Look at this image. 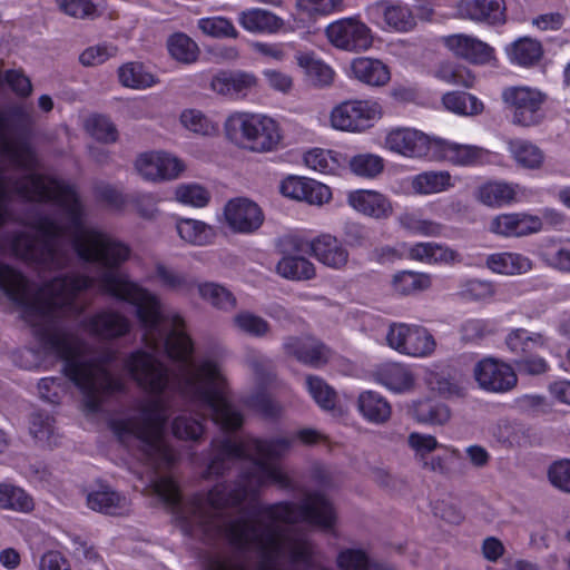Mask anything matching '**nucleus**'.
Here are the masks:
<instances>
[{
	"label": "nucleus",
	"instance_id": "nucleus-1",
	"mask_svg": "<svg viewBox=\"0 0 570 570\" xmlns=\"http://www.w3.org/2000/svg\"><path fill=\"white\" fill-rule=\"evenodd\" d=\"M293 443L294 438L287 436L235 441L226 435L212 441L207 475L224 474L236 464L240 472L235 482L218 483L206 495L197 494L189 507L202 540L208 544L224 541L232 550L230 556L215 557L209 570H332L312 541L284 530L299 522L332 529L336 512L324 494L307 493L299 503L263 507L257 501L262 487H291L289 478L268 461L285 455Z\"/></svg>",
	"mask_w": 570,
	"mask_h": 570
},
{
	"label": "nucleus",
	"instance_id": "nucleus-35",
	"mask_svg": "<svg viewBox=\"0 0 570 570\" xmlns=\"http://www.w3.org/2000/svg\"><path fill=\"white\" fill-rule=\"evenodd\" d=\"M118 77L121 85L129 88H147L157 82L155 76L146 71L145 67L138 62L121 66L118 70Z\"/></svg>",
	"mask_w": 570,
	"mask_h": 570
},
{
	"label": "nucleus",
	"instance_id": "nucleus-17",
	"mask_svg": "<svg viewBox=\"0 0 570 570\" xmlns=\"http://www.w3.org/2000/svg\"><path fill=\"white\" fill-rule=\"evenodd\" d=\"M351 70L358 81L372 87H383L391 79L389 67L379 59L356 58L351 63Z\"/></svg>",
	"mask_w": 570,
	"mask_h": 570
},
{
	"label": "nucleus",
	"instance_id": "nucleus-2",
	"mask_svg": "<svg viewBox=\"0 0 570 570\" xmlns=\"http://www.w3.org/2000/svg\"><path fill=\"white\" fill-rule=\"evenodd\" d=\"M225 131L229 140L255 153L272 151L282 139L272 118L254 114L230 116L225 122Z\"/></svg>",
	"mask_w": 570,
	"mask_h": 570
},
{
	"label": "nucleus",
	"instance_id": "nucleus-16",
	"mask_svg": "<svg viewBox=\"0 0 570 570\" xmlns=\"http://www.w3.org/2000/svg\"><path fill=\"white\" fill-rule=\"evenodd\" d=\"M444 42L456 56L472 63H487L493 58V48L479 38H444Z\"/></svg>",
	"mask_w": 570,
	"mask_h": 570
},
{
	"label": "nucleus",
	"instance_id": "nucleus-30",
	"mask_svg": "<svg viewBox=\"0 0 570 570\" xmlns=\"http://www.w3.org/2000/svg\"><path fill=\"white\" fill-rule=\"evenodd\" d=\"M277 273L288 279L306 281L315 276L313 263L302 256H286L277 264Z\"/></svg>",
	"mask_w": 570,
	"mask_h": 570
},
{
	"label": "nucleus",
	"instance_id": "nucleus-47",
	"mask_svg": "<svg viewBox=\"0 0 570 570\" xmlns=\"http://www.w3.org/2000/svg\"><path fill=\"white\" fill-rule=\"evenodd\" d=\"M167 48L174 59L184 63L196 61L199 55V47L193 38H169Z\"/></svg>",
	"mask_w": 570,
	"mask_h": 570
},
{
	"label": "nucleus",
	"instance_id": "nucleus-39",
	"mask_svg": "<svg viewBox=\"0 0 570 570\" xmlns=\"http://www.w3.org/2000/svg\"><path fill=\"white\" fill-rule=\"evenodd\" d=\"M177 232L184 240L199 246L209 243L214 235L210 226L195 219H181L177 224Z\"/></svg>",
	"mask_w": 570,
	"mask_h": 570
},
{
	"label": "nucleus",
	"instance_id": "nucleus-50",
	"mask_svg": "<svg viewBox=\"0 0 570 570\" xmlns=\"http://www.w3.org/2000/svg\"><path fill=\"white\" fill-rule=\"evenodd\" d=\"M368 31L357 17H348L330 23L325 36H366Z\"/></svg>",
	"mask_w": 570,
	"mask_h": 570
},
{
	"label": "nucleus",
	"instance_id": "nucleus-36",
	"mask_svg": "<svg viewBox=\"0 0 570 570\" xmlns=\"http://www.w3.org/2000/svg\"><path fill=\"white\" fill-rule=\"evenodd\" d=\"M58 7L66 14L78 18H95L106 8L105 0H58Z\"/></svg>",
	"mask_w": 570,
	"mask_h": 570
},
{
	"label": "nucleus",
	"instance_id": "nucleus-59",
	"mask_svg": "<svg viewBox=\"0 0 570 570\" xmlns=\"http://www.w3.org/2000/svg\"><path fill=\"white\" fill-rule=\"evenodd\" d=\"M30 432L40 442L49 441L53 433V419L48 414L35 413L31 417Z\"/></svg>",
	"mask_w": 570,
	"mask_h": 570
},
{
	"label": "nucleus",
	"instance_id": "nucleus-57",
	"mask_svg": "<svg viewBox=\"0 0 570 570\" xmlns=\"http://www.w3.org/2000/svg\"><path fill=\"white\" fill-rule=\"evenodd\" d=\"M548 476L556 488L570 493V460L554 462L549 468Z\"/></svg>",
	"mask_w": 570,
	"mask_h": 570
},
{
	"label": "nucleus",
	"instance_id": "nucleus-8",
	"mask_svg": "<svg viewBox=\"0 0 570 570\" xmlns=\"http://www.w3.org/2000/svg\"><path fill=\"white\" fill-rule=\"evenodd\" d=\"M80 326L92 336L111 341L127 335L131 330V322L119 312L101 309L82 320Z\"/></svg>",
	"mask_w": 570,
	"mask_h": 570
},
{
	"label": "nucleus",
	"instance_id": "nucleus-38",
	"mask_svg": "<svg viewBox=\"0 0 570 570\" xmlns=\"http://www.w3.org/2000/svg\"><path fill=\"white\" fill-rule=\"evenodd\" d=\"M393 288L401 295H411L430 287L431 281L429 275L403 271L394 275Z\"/></svg>",
	"mask_w": 570,
	"mask_h": 570
},
{
	"label": "nucleus",
	"instance_id": "nucleus-61",
	"mask_svg": "<svg viewBox=\"0 0 570 570\" xmlns=\"http://www.w3.org/2000/svg\"><path fill=\"white\" fill-rule=\"evenodd\" d=\"M493 285L489 282L479 279L469 281L461 292L462 297L474 301L490 298L493 296Z\"/></svg>",
	"mask_w": 570,
	"mask_h": 570
},
{
	"label": "nucleus",
	"instance_id": "nucleus-21",
	"mask_svg": "<svg viewBox=\"0 0 570 570\" xmlns=\"http://www.w3.org/2000/svg\"><path fill=\"white\" fill-rule=\"evenodd\" d=\"M487 266L494 273L505 275L524 274L532 269V262L517 253L492 254L487 258Z\"/></svg>",
	"mask_w": 570,
	"mask_h": 570
},
{
	"label": "nucleus",
	"instance_id": "nucleus-37",
	"mask_svg": "<svg viewBox=\"0 0 570 570\" xmlns=\"http://www.w3.org/2000/svg\"><path fill=\"white\" fill-rule=\"evenodd\" d=\"M451 186V176L448 171H425L414 177L413 189L419 194H432L445 190Z\"/></svg>",
	"mask_w": 570,
	"mask_h": 570
},
{
	"label": "nucleus",
	"instance_id": "nucleus-52",
	"mask_svg": "<svg viewBox=\"0 0 570 570\" xmlns=\"http://www.w3.org/2000/svg\"><path fill=\"white\" fill-rule=\"evenodd\" d=\"M341 570H368L370 559L365 551L361 549H344L336 559Z\"/></svg>",
	"mask_w": 570,
	"mask_h": 570
},
{
	"label": "nucleus",
	"instance_id": "nucleus-23",
	"mask_svg": "<svg viewBox=\"0 0 570 570\" xmlns=\"http://www.w3.org/2000/svg\"><path fill=\"white\" fill-rule=\"evenodd\" d=\"M411 411L417 422L431 425H442L446 423L451 416L449 407L444 403L433 399L415 401Z\"/></svg>",
	"mask_w": 570,
	"mask_h": 570
},
{
	"label": "nucleus",
	"instance_id": "nucleus-56",
	"mask_svg": "<svg viewBox=\"0 0 570 570\" xmlns=\"http://www.w3.org/2000/svg\"><path fill=\"white\" fill-rule=\"evenodd\" d=\"M158 198L154 194L137 193L130 196V204L140 217L153 219L158 214Z\"/></svg>",
	"mask_w": 570,
	"mask_h": 570
},
{
	"label": "nucleus",
	"instance_id": "nucleus-34",
	"mask_svg": "<svg viewBox=\"0 0 570 570\" xmlns=\"http://www.w3.org/2000/svg\"><path fill=\"white\" fill-rule=\"evenodd\" d=\"M509 149L517 163L525 168L537 169L543 163V151L530 141L512 140L509 144Z\"/></svg>",
	"mask_w": 570,
	"mask_h": 570
},
{
	"label": "nucleus",
	"instance_id": "nucleus-29",
	"mask_svg": "<svg viewBox=\"0 0 570 570\" xmlns=\"http://www.w3.org/2000/svg\"><path fill=\"white\" fill-rule=\"evenodd\" d=\"M0 509L27 513L33 509V500L23 489L1 482Z\"/></svg>",
	"mask_w": 570,
	"mask_h": 570
},
{
	"label": "nucleus",
	"instance_id": "nucleus-31",
	"mask_svg": "<svg viewBox=\"0 0 570 570\" xmlns=\"http://www.w3.org/2000/svg\"><path fill=\"white\" fill-rule=\"evenodd\" d=\"M235 330L253 337H265L271 333L269 323L249 311H240L232 318Z\"/></svg>",
	"mask_w": 570,
	"mask_h": 570
},
{
	"label": "nucleus",
	"instance_id": "nucleus-15",
	"mask_svg": "<svg viewBox=\"0 0 570 570\" xmlns=\"http://www.w3.org/2000/svg\"><path fill=\"white\" fill-rule=\"evenodd\" d=\"M243 29L252 33H277L283 29L284 21L273 12L265 9L244 10L238 16Z\"/></svg>",
	"mask_w": 570,
	"mask_h": 570
},
{
	"label": "nucleus",
	"instance_id": "nucleus-9",
	"mask_svg": "<svg viewBox=\"0 0 570 570\" xmlns=\"http://www.w3.org/2000/svg\"><path fill=\"white\" fill-rule=\"evenodd\" d=\"M135 168L146 180L175 179L184 169L181 161L161 151L141 154L135 161Z\"/></svg>",
	"mask_w": 570,
	"mask_h": 570
},
{
	"label": "nucleus",
	"instance_id": "nucleus-7",
	"mask_svg": "<svg viewBox=\"0 0 570 570\" xmlns=\"http://www.w3.org/2000/svg\"><path fill=\"white\" fill-rule=\"evenodd\" d=\"M224 217L227 226L238 234H253L264 223L262 208L246 197L228 200L224 207Z\"/></svg>",
	"mask_w": 570,
	"mask_h": 570
},
{
	"label": "nucleus",
	"instance_id": "nucleus-46",
	"mask_svg": "<svg viewBox=\"0 0 570 570\" xmlns=\"http://www.w3.org/2000/svg\"><path fill=\"white\" fill-rule=\"evenodd\" d=\"M348 164L355 175L368 178L377 176L384 168L383 159L373 154L356 155L350 159Z\"/></svg>",
	"mask_w": 570,
	"mask_h": 570
},
{
	"label": "nucleus",
	"instance_id": "nucleus-64",
	"mask_svg": "<svg viewBox=\"0 0 570 570\" xmlns=\"http://www.w3.org/2000/svg\"><path fill=\"white\" fill-rule=\"evenodd\" d=\"M409 445L415 451L419 460L424 459L432 451L439 448L436 439L432 435L413 432L409 435Z\"/></svg>",
	"mask_w": 570,
	"mask_h": 570
},
{
	"label": "nucleus",
	"instance_id": "nucleus-18",
	"mask_svg": "<svg viewBox=\"0 0 570 570\" xmlns=\"http://www.w3.org/2000/svg\"><path fill=\"white\" fill-rule=\"evenodd\" d=\"M350 205L356 210L374 218H385L392 213L389 199L374 190H357L348 196Z\"/></svg>",
	"mask_w": 570,
	"mask_h": 570
},
{
	"label": "nucleus",
	"instance_id": "nucleus-54",
	"mask_svg": "<svg viewBox=\"0 0 570 570\" xmlns=\"http://www.w3.org/2000/svg\"><path fill=\"white\" fill-rule=\"evenodd\" d=\"M176 198L184 204L204 207L210 199V194L200 185H183L176 189Z\"/></svg>",
	"mask_w": 570,
	"mask_h": 570
},
{
	"label": "nucleus",
	"instance_id": "nucleus-24",
	"mask_svg": "<svg viewBox=\"0 0 570 570\" xmlns=\"http://www.w3.org/2000/svg\"><path fill=\"white\" fill-rule=\"evenodd\" d=\"M512 62L522 67L537 65L543 56L542 45L534 38H518L509 48Z\"/></svg>",
	"mask_w": 570,
	"mask_h": 570
},
{
	"label": "nucleus",
	"instance_id": "nucleus-22",
	"mask_svg": "<svg viewBox=\"0 0 570 570\" xmlns=\"http://www.w3.org/2000/svg\"><path fill=\"white\" fill-rule=\"evenodd\" d=\"M357 404L363 416L370 422L382 424L391 417L390 403L376 392H363L358 396Z\"/></svg>",
	"mask_w": 570,
	"mask_h": 570
},
{
	"label": "nucleus",
	"instance_id": "nucleus-28",
	"mask_svg": "<svg viewBox=\"0 0 570 570\" xmlns=\"http://www.w3.org/2000/svg\"><path fill=\"white\" fill-rule=\"evenodd\" d=\"M197 287L200 297L208 302L213 307L224 312H230L236 308V297L223 285L207 282L198 284Z\"/></svg>",
	"mask_w": 570,
	"mask_h": 570
},
{
	"label": "nucleus",
	"instance_id": "nucleus-62",
	"mask_svg": "<svg viewBox=\"0 0 570 570\" xmlns=\"http://www.w3.org/2000/svg\"><path fill=\"white\" fill-rule=\"evenodd\" d=\"M491 333L488 323L483 320H468L461 326V337L464 342H476Z\"/></svg>",
	"mask_w": 570,
	"mask_h": 570
},
{
	"label": "nucleus",
	"instance_id": "nucleus-58",
	"mask_svg": "<svg viewBox=\"0 0 570 570\" xmlns=\"http://www.w3.org/2000/svg\"><path fill=\"white\" fill-rule=\"evenodd\" d=\"M91 135L104 142H114L117 140V129L115 125L104 116H97L90 122Z\"/></svg>",
	"mask_w": 570,
	"mask_h": 570
},
{
	"label": "nucleus",
	"instance_id": "nucleus-44",
	"mask_svg": "<svg viewBox=\"0 0 570 570\" xmlns=\"http://www.w3.org/2000/svg\"><path fill=\"white\" fill-rule=\"evenodd\" d=\"M514 190L504 183H489L479 188L478 198L488 206H502L514 198Z\"/></svg>",
	"mask_w": 570,
	"mask_h": 570
},
{
	"label": "nucleus",
	"instance_id": "nucleus-6",
	"mask_svg": "<svg viewBox=\"0 0 570 570\" xmlns=\"http://www.w3.org/2000/svg\"><path fill=\"white\" fill-rule=\"evenodd\" d=\"M473 375L482 390L493 393L508 392L518 382L513 368L493 357L479 361L474 366Z\"/></svg>",
	"mask_w": 570,
	"mask_h": 570
},
{
	"label": "nucleus",
	"instance_id": "nucleus-51",
	"mask_svg": "<svg viewBox=\"0 0 570 570\" xmlns=\"http://www.w3.org/2000/svg\"><path fill=\"white\" fill-rule=\"evenodd\" d=\"M401 226L410 233L425 236H436L441 234L442 226L435 222L421 219L414 214H403L399 217Z\"/></svg>",
	"mask_w": 570,
	"mask_h": 570
},
{
	"label": "nucleus",
	"instance_id": "nucleus-25",
	"mask_svg": "<svg viewBox=\"0 0 570 570\" xmlns=\"http://www.w3.org/2000/svg\"><path fill=\"white\" fill-rule=\"evenodd\" d=\"M377 381L391 391L402 393L410 391L414 379L412 373L401 364H387L376 374Z\"/></svg>",
	"mask_w": 570,
	"mask_h": 570
},
{
	"label": "nucleus",
	"instance_id": "nucleus-12",
	"mask_svg": "<svg viewBox=\"0 0 570 570\" xmlns=\"http://www.w3.org/2000/svg\"><path fill=\"white\" fill-rule=\"evenodd\" d=\"M541 219L538 216L528 214H503L497 216L492 222L490 229L499 235L524 236L540 230Z\"/></svg>",
	"mask_w": 570,
	"mask_h": 570
},
{
	"label": "nucleus",
	"instance_id": "nucleus-49",
	"mask_svg": "<svg viewBox=\"0 0 570 570\" xmlns=\"http://www.w3.org/2000/svg\"><path fill=\"white\" fill-rule=\"evenodd\" d=\"M296 6L308 16L325 17L342 11L344 0H296Z\"/></svg>",
	"mask_w": 570,
	"mask_h": 570
},
{
	"label": "nucleus",
	"instance_id": "nucleus-55",
	"mask_svg": "<svg viewBox=\"0 0 570 570\" xmlns=\"http://www.w3.org/2000/svg\"><path fill=\"white\" fill-rule=\"evenodd\" d=\"M117 48L106 43L87 48L79 57L83 66L91 67L104 63L108 58L116 55Z\"/></svg>",
	"mask_w": 570,
	"mask_h": 570
},
{
	"label": "nucleus",
	"instance_id": "nucleus-32",
	"mask_svg": "<svg viewBox=\"0 0 570 570\" xmlns=\"http://www.w3.org/2000/svg\"><path fill=\"white\" fill-rule=\"evenodd\" d=\"M442 102L448 110L464 116H474L483 110V104L476 97L462 91L445 94Z\"/></svg>",
	"mask_w": 570,
	"mask_h": 570
},
{
	"label": "nucleus",
	"instance_id": "nucleus-53",
	"mask_svg": "<svg viewBox=\"0 0 570 570\" xmlns=\"http://www.w3.org/2000/svg\"><path fill=\"white\" fill-rule=\"evenodd\" d=\"M198 28L205 36H237L234 24L225 17L199 19Z\"/></svg>",
	"mask_w": 570,
	"mask_h": 570
},
{
	"label": "nucleus",
	"instance_id": "nucleus-40",
	"mask_svg": "<svg viewBox=\"0 0 570 570\" xmlns=\"http://www.w3.org/2000/svg\"><path fill=\"white\" fill-rule=\"evenodd\" d=\"M306 387L314 401L323 410L330 411L335 407L337 400L336 392L322 377L307 375Z\"/></svg>",
	"mask_w": 570,
	"mask_h": 570
},
{
	"label": "nucleus",
	"instance_id": "nucleus-14",
	"mask_svg": "<svg viewBox=\"0 0 570 570\" xmlns=\"http://www.w3.org/2000/svg\"><path fill=\"white\" fill-rule=\"evenodd\" d=\"M256 86V77L245 71H220L213 77L210 88L223 96L243 97Z\"/></svg>",
	"mask_w": 570,
	"mask_h": 570
},
{
	"label": "nucleus",
	"instance_id": "nucleus-60",
	"mask_svg": "<svg viewBox=\"0 0 570 570\" xmlns=\"http://www.w3.org/2000/svg\"><path fill=\"white\" fill-rule=\"evenodd\" d=\"M247 364L261 382H268L273 377V363L266 356L252 352L247 355Z\"/></svg>",
	"mask_w": 570,
	"mask_h": 570
},
{
	"label": "nucleus",
	"instance_id": "nucleus-20",
	"mask_svg": "<svg viewBox=\"0 0 570 570\" xmlns=\"http://www.w3.org/2000/svg\"><path fill=\"white\" fill-rule=\"evenodd\" d=\"M87 503L90 509L110 515L124 514L129 510L127 498L109 488L89 493Z\"/></svg>",
	"mask_w": 570,
	"mask_h": 570
},
{
	"label": "nucleus",
	"instance_id": "nucleus-45",
	"mask_svg": "<svg viewBox=\"0 0 570 570\" xmlns=\"http://www.w3.org/2000/svg\"><path fill=\"white\" fill-rule=\"evenodd\" d=\"M435 342L433 336L421 326H412L404 354L413 356H424L434 350Z\"/></svg>",
	"mask_w": 570,
	"mask_h": 570
},
{
	"label": "nucleus",
	"instance_id": "nucleus-5",
	"mask_svg": "<svg viewBox=\"0 0 570 570\" xmlns=\"http://www.w3.org/2000/svg\"><path fill=\"white\" fill-rule=\"evenodd\" d=\"M503 100L513 108V122L524 127L534 126L543 119V95L528 87L508 88Z\"/></svg>",
	"mask_w": 570,
	"mask_h": 570
},
{
	"label": "nucleus",
	"instance_id": "nucleus-3",
	"mask_svg": "<svg viewBox=\"0 0 570 570\" xmlns=\"http://www.w3.org/2000/svg\"><path fill=\"white\" fill-rule=\"evenodd\" d=\"M9 115L13 122L12 130L9 129L7 116L0 111V151L10 158L14 166L31 171L38 164L36 153L26 138L32 118L20 106L12 107Z\"/></svg>",
	"mask_w": 570,
	"mask_h": 570
},
{
	"label": "nucleus",
	"instance_id": "nucleus-13",
	"mask_svg": "<svg viewBox=\"0 0 570 570\" xmlns=\"http://www.w3.org/2000/svg\"><path fill=\"white\" fill-rule=\"evenodd\" d=\"M312 255L332 268H343L348 262V252L342 243L330 234H323L307 244Z\"/></svg>",
	"mask_w": 570,
	"mask_h": 570
},
{
	"label": "nucleus",
	"instance_id": "nucleus-10",
	"mask_svg": "<svg viewBox=\"0 0 570 570\" xmlns=\"http://www.w3.org/2000/svg\"><path fill=\"white\" fill-rule=\"evenodd\" d=\"M283 347L287 355L315 368L324 366L331 357V350L323 342L311 336H288Z\"/></svg>",
	"mask_w": 570,
	"mask_h": 570
},
{
	"label": "nucleus",
	"instance_id": "nucleus-48",
	"mask_svg": "<svg viewBox=\"0 0 570 570\" xmlns=\"http://www.w3.org/2000/svg\"><path fill=\"white\" fill-rule=\"evenodd\" d=\"M385 22L396 32H409L415 26V19L406 7L390 6L384 11Z\"/></svg>",
	"mask_w": 570,
	"mask_h": 570
},
{
	"label": "nucleus",
	"instance_id": "nucleus-63",
	"mask_svg": "<svg viewBox=\"0 0 570 570\" xmlns=\"http://www.w3.org/2000/svg\"><path fill=\"white\" fill-rule=\"evenodd\" d=\"M436 77L449 83L470 87L472 86V79L468 71L462 68H455L451 65L440 66Z\"/></svg>",
	"mask_w": 570,
	"mask_h": 570
},
{
	"label": "nucleus",
	"instance_id": "nucleus-26",
	"mask_svg": "<svg viewBox=\"0 0 570 570\" xmlns=\"http://www.w3.org/2000/svg\"><path fill=\"white\" fill-rule=\"evenodd\" d=\"M509 350L520 358L525 355H531L541 348L544 344V338L539 333H532L524 328L512 331L505 338Z\"/></svg>",
	"mask_w": 570,
	"mask_h": 570
},
{
	"label": "nucleus",
	"instance_id": "nucleus-27",
	"mask_svg": "<svg viewBox=\"0 0 570 570\" xmlns=\"http://www.w3.org/2000/svg\"><path fill=\"white\" fill-rule=\"evenodd\" d=\"M297 63L304 68L308 81L315 87H325L332 83L334 71L312 53L299 52L296 56Z\"/></svg>",
	"mask_w": 570,
	"mask_h": 570
},
{
	"label": "nucleus",
	"instance_id": "nucleus-11",
	"mask_svg": "<svg viewBox=\"0 0 570 570\" xmlns=\"http://www.w3.org/2000/svg\"><path fill=\"white\" fill-rule=\"evenodd\" d=\"M385 144L391 150L409 157H422L429 149L428 136L410 128L392 130Z\"/></svg>",
	"mask_w": 570,
	"mask_h": 570
},
{
	"label": "nucleus",
	"instance_id": "nucleus-42",
	"mask_svg": "<svg viewBox=\"0 0 570 570\" xmlns=\"http://www.w3.org/2000/svg\"><path fill=\"white\" fill-rule=\"evenodd\" d=\"M338 156L340 154L332 150L313 149L305 154L304 161L307 167L316 171L335 174L341 167Z\"/></svg>",
	"mask_w": 570,
	"mask_h": 570
},
{
	"label": "nucleus",
	"instance_id": "nucleus-4",
	"mask_svg": "<svg viewBox=\"0 0 570 570\" xmlns=\"http://www.w3.org/2000/svg\"><path fill=\"white\" fill-rule=\"evenodd\" d=\"M382 116V107L371 100H348L335 107L331 114L332 126L346 131H363Z\"/></svg>",
	"mask_w": 570,
	"mask_h": 570
},
{
	"label": "nucleus",
	"instance_id": "nucleus-33",
	"mask_svg": "<svg viewBox=\"0 0 570 570\" xmlns=\"http://www.w3.org/2000/svg\"><path fill=\"white\" fill-rule=\"evenodd\" d=\"M458 254L436 243H419L410 249L412 259L428 263H449L455 261Z\"/></svg>",
	"mask_w": 570,
	"mask_h": 570
},
{
	"label": "nucleus",
	"instance_id": "nucleus-19",
	"mask_svg": "<svg viewBox=\"0 0 570 570\" xmlns=\"http://www.w3.org/2000/svg\"><path fill=\"white\" fill-rule=\"evenodd\" d=\"M465 14L479 22L500 26L505 22L504 0H471L464 6Z\"/></svg>",
	"mask_w": 570,
	"mask_h": 570
},
{
	"label": "nucleus",
	"instance_id": "nucleus-41",
	"mask_svg": "<svg viewBox=\"0 0 570 570\" xmlns=\"http://www.w3.org/2000/svg\"><path fill=\"white\" fill-rule=\"evenodd\" d=\"M156 277L169 291L188 293L195 287V282L190 277L163 264H157Z\"/></svg>",
	"mask_w": 570,
	"mask_h": 570
},
{
	"label": "nucleus",
	"instance_id": "nucleus-43",
	"mask_svg": "<svg viewBox=\"0 0 570 570\" xmlns=\"http://www.w3.org/2000/svg\"><path fill=\"white\" fill-rule=\"evenodd\" d=\"M443 157L456 165L469 166L475 164L482 156V149L470 145L444 142Z\"/></svg>",
	"mask_w": 570,
	"mask_h": 570
}]
</instances>
